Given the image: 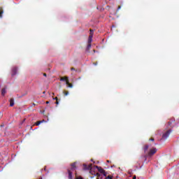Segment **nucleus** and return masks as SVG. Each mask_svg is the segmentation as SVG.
<instances>
[{"label":"nucleus","instance_id":"473e14b6","mask_svg":"<svg viewBox=\"0 0 179 179\" xmlns=\"http://www.w3.org/2000/svg\"><path fill=\"white\" fill-rule=\"evenodd\" d=\"M107 163H110V161H109V160H107Z\"/></svg>","mask_w":179,"mask_h":179},{"label":"nucleus","instance_id":"a878e982","mask_svg":"<svg viewBox=\"0 0 179 179\" xmlns=\"http://www.w3.org/2000/svg\"><path fill=\"white\" fill-rule=\"evenodd\" d=\"M150 141H152L153 142L155 141V138H150Z\"/></svg>","mask_w":179,"mask_h":179},{"label":"nucleus","instance_id":"412c9836","mask_svg":"<svg viewBox=\"0 0 179 179\" xmlns=\"http://www.w3.org/2000/svg\"><path fill=\"white\" fill-rule=\"evenodd\" d=\"M102 174L104 176V177H107V173H106V171H104V173H102Z\"/></svg>","mask_w":179,"mask_h":179},{"label":"nucleus","instance_id":"393cba45","mask_svg":"<svg viewBox=\"0 0 179 179\" xmlns=\"http://www.w3.org/2000/svg\"><path fill=\"white\" fill-rule=\"evenodd\" d=\"M168 124H169V127H171V122H169Z\"/></svg>","mask_w":179,"mask_h":179},{"label":"nucleus","instance_id":"4468645a","mask_svg":"<svg viewBox=\"0 0 179 179\" xmlns=\"http://www.w3.org/2000/svg\"><path fill=\"white\" fill-rule=\"evenodd\" d=\"M44 120H43V121H38V122H36V127H38V125H40V124H41V122H43Z\"/></svg>","mask_w":179,"mask_h":179},{"label":"nucleus","instance_id":"f8f14e48","mask_svg":"<svg viewBox=\"0 0 179 179\" xmlns=\"http://www.w3.org/2000/svg\"><path fill=\"white\" fill-rule=\"evenodd\" d=\"M148 149H149V145H145L143 147V150H144L145 153H146V152H148Z\"/></svg>","mask_w":179,"mask_h":179},{"label":"nucleus","instance_id":"dca6fc26","mask_svg":"<svg viewBox=\"0 0 179 179\" xmlns=\"http://www.w3.org/2000/svg\"><path fill=\"white\" fill-rule=\"evenodd\" d=\"M63 93H64V96H68L69 94V92H68V91H64Z\"/></svg>","mask_w":179,"mask_h":179},{"label":"nucleus","instance_id":"4be33fe9","mask_svg":"<svg viewBox=\"0 0 179 179\" xmlns=\"http://www.w3.org/2000/svg\"><path fill=\"white\" fill-rule=\"evenodd\" d=\"M53 100H56V101H58V97L56 96V97L53 98Z\"/></svg>","mask_w":179,"mask_h":179},{"label":"nucleus","instance_id":"423d86ee","mask_svg":"<svg viewBox=\"0 0 179 179\" xmlns=\"http://www.w3.org/2000/svg\"><path fill=\"white\" fill-rule=\"evenodd\" d=\"M94 167H95V169H97L98 171H99V173H101V174H102V173H104V169H103V168H101V166H95Z\"/></svg>","mask_w":179,"mask_h":179},{"label":"nucleus","instance_id":"f03ea898","mask_svg":"<svg viewBox=\"0 0 179 179\" xmlns=\"http://www.w3.org/2000/svg\"><path fill=\"white\" fill-rule=\"evenodd\" d=\"M170 134H171V130H168L162 135L163 139H167L169 136H170Z\"/></svg>","mask_w":179,"mask_h":179},{"label":"nucleus","instance_id":"5701e85b","mask_svg":"<svg viewBox=\"0 0 179 179\" xmlns=\"http://www.w3.org/2000/svg\"><path fill=\"white\" fill-rule=\"evenodd\" d=\"M76 179H83V178L79 176V177L76 178Z\"/></svg>","mask_w":179,"mask_h":179},{"label":"nucleus","instance_id":"2eb2a0df","mask_svg":"<svg viewBox=\"0 0 179 179\" xmlns=\"http://www.w3.org/2000/svg\"><path fill=\"white\" fill-rule=\"evenodd\" d=\"M3 13V10H2V8H0V17H2Z\"/></svg>","mask_w":179,"mask_h":179},{"label":"nucleus","instance_id":"bb28decb","mask_svg":"<svg viewBox=\"0 0 179 179\" xmlns=\"http://www.w3.org/2000/svg\"><path fill=\"white\" fill-rule=\"evenodd\" d=\"M55 104H59V102L58 101H56Z\"/></svg>","mask_w":179,"mask_h":179},{"label":"nucleus","instance_id":"7ed1b4c3","mask_svg":"<svg viewBox=\"0 0 179 179\" xmlns=\"http://www.w3.org/2000/svg\"><path fill=\"white\" fill-rule=\"evenodd\" d=\"M156 152H157V149H156V148L150 149L148 152V156L150 157H152V156H153V155H155L156 153Z\"/></svg>","mask_w":179,"mask_h":179},{"label":"nucleus","instance_id":"a211bd4d","mask_svg":"<svg viewBox=\"0 0 179 179\" xmlns=\"http://www.w3.org/2000/svg\"><path fill=\"white\" fill-rule=\"evenodd\" d=\"M27 91L25 92V93L22 94L20 97H24V96H27Z\"/></svg>","mask_w":179,"mask_h":179},{"label":"nucleus","instance_id":"72a5a7b5","mask_svg":"<svg viewBox=\"0 0 179 179\" xmlns=\"http://www.w3.org/2000/svg\"><path fill=\"white\" fill-rule=\"evenodd\" d=\"M94 65H97V63H94Z\"/></svg>","mask_w":179,"mask_h":179},{"label":"nucleus","instance_id":"9d476101","mask_svg":"<svg viewBox=\"0 0 179 179\" xmlns=\"http://www.w3.org/2000/svg\"><path fill=\"white\" fill-rule=\"evenodd\" d=\"M1 94L2 96H5V94H6V87H4L1 90Z\"/></svg>","mask_w":179,"mask_h":179},{"label":"nucleus","instance_id":"39448f33","mask_svg":"<svg viewBox=\"0 0 179 179\" xmlns=\"http://www.w3.org/2000/svg\"><path fill=\"white\" fill-rule=\"evenodd\" d=\"M17 73V67H13L12 69L11 76H15Z\"/></svg>","mask_w":179,"mask_h":179},{"label":"nucleus","instance_id":"0eeeda50","mask_svg":"<svg viewBox=\"0 0 179 179\" xmlns=\"http://www.w3.org/2000/svg\"><path fill=\"white\" fill-rule=\"evenodd\" d=\"M60 80H61L62 82H66H66H67L68 80H69V79L68 77H62V78H60Z\"/></svg>","mask_w":179,"mask_h":179},{"label":"nucleus","instance_id":"9b49d317","mask_svg":"<svg viewBox=\"0 0 179 179\" xmlns=\"http://www.w3.org/2000/svg\"><path fill=\"white\" fill-rule=\"evenodd\" d=\"M66 85H68V87H70V88L73 87V85L69 83V80H68V81H66Z\"/></svg>","mask_w":179,"mask_h":179},{"label":"nucleus","instance_id":"aec40b11","mask_svg":"<svg viewBox=\"0 0 179 179\" xmlns=\"http://www.w3.org/2000/svg\"><path fill=\"white\" fill-rule=\"evenodd\" d=\"M96 176L97 177L96 178H100V173H96Z\"/></svg>","mask_w":179,"mask_h":179},{"label":"nucleus","instance_id":"6e6552de","mask_svg":"<svg viewBox=\"0 0 179 179\" xmlns=\"http://www.w3.org/2000/svg\"><path fill=\"white\" fill-rule=\"evenodd\" d=\"M15 106V100L13 98L10 99V107H13Z\"/></svg>","mask_w":179,"mask_h":179},{"label":"nucleus","instance_id":"6ab92c4d","mask_svg":"<svg viewBox=\"0 0 179 179\" xmlns=\"http://www.w3.org/2000/svg\"><path fill=\"white\" fill-rule=\"evenodd\" d=\"M147 157L148 156L144 155L143 157H142V159H144V162H145V160H147Z\"/></svg>","mask_w":179,"mask_h":179},{"label":"nucleus","instance_id":"ddd939ff","mask_svg":"<svg viewBox=\"0 0 179 179\" xmlns=\"http://www.w3.org/2000/svg\"><path fill=\"white\" fill-rule=\"evenodd\" d=\"M92 48V43H88L87 46V51H89Z\"/></svg>","mask_w":179,"mask_h":179},{"label":"nucleus","instance_id":"2f4dec72","mask_svg":"<svg viewBox=\"0 0 179 179\" xmlns=\"http://www.w3.org/2000/svg\"><path fill=\"white\" fill-rule=\"evenodd\" d=\"M103 178H96V179H102Z\"/></svg>","mask_w":179,"mask_h":179},{"label":"nucleus","instance_id":"b1692460","mask_svg":"<svg viewBox=\"0 0 179 179\" xmlns=\"http://www.w3.org/2000/svg\"><path fill=\"white\" fill-rule=\"evenodd\" d=\"M121 9V6H119L118 7H117V10H120Z\"/></svg>","mask_w":179,"mask_h":179},{"label":"nucleus","instance_id":"f257e3e1","mask_svg":"<svg viewBox=\"0 0 179 179\" xmlns=\"http://www.w3.org/2000/svg\"><path fill=\"white\" fill-rule=\"evenodd\" d=\"M77 162H73L71 164V169H68V174H69V179H73L72 177V171H75L76 170L77 166H76Z\"/></svg>","mask_w":179,"mask_h":179},{"label":"nucleus","instance_id":"c756f323","mask_svg":"<svg viewBox=\"0 0 179 179\" xmlns=\"http://www.w3.org/2000/svg\"><path fill=\"white\" fill-rule=\"evenodd\" d=\"M50 103V101H46V104H49Z\"/></svg>","mask_w":179,"mask_h":179},{"label":"nucleus","instance_id":"1a4fd4ad","mask_svg":"<svg viewBox=\"0 0 179 179\" xmlns=\"http://www.w3.org/2000/svg\"><path fill=\"white\" fill-rule=\"evenodd\" d=\"M92 41H93V36H92L91 34V36H90L88 38V44H92Z\"/></svg>","mask_w":179,"mask_h":179},{"label":"nucleus","instance_id":"f3484780","mask_svg":"<svg viewBox=\"0 0 179 179\" xmlns=\"http://www.w3.org/2000/svg\"><path fill=\"white\" fill-rule=\"evenodd\" d=\"M90 36H92V37H93V34H94V33H93V29H90Z\"/></svg>","mask_w":179,"mask_h":179},{"label":"nucleus","instance_id":"20e7f679","mask_svg":"<svg viewBox=\"0 0 179 179\" xmlns=\"http://www.w3.org/2000/svg\"><path fill=\"white\" fill-rule=\"evenodd\" d=\"M92 164L87 165L86 164H83V170H92Z\"/></svg>","mask_w":179,"mask_h":179},{"label":"nucleus","instance_id":"c85d7f7f","mask_svg":"<svg viewBox=\"0 0 179 179\" xmlns=\"http://www.w3.org/2000/svg\"><path fill=\"white\" fill-rule=\"evenodd\" d=\"M43 76H47V73H43Z\"/></svg>","mask_w":179,"mask_h":179},{"label":"nucleus","instance_id":"7c9ffc66","mask_svg":"<svg viewBox=\"0 0 179 179\" xmlns=\"http://www.w3.org/2000/svg\"><path fill=\"white\" fill-rule=\"evenodd\" d=\"M133 179H136V176H134V177H133Z\"/></svg>","mask_w":179,"mask_h":179},{"label":"nucleus","instance_id":"cd10ccee","mask_svg":"<svg viewBox=\"0 0 179 179\" xmlns=\"http://www.w3.org/2000/svg\"><path fill=\"white\" fill-rule=\"evenodd\" d=\"M71 71H75V68L72 67V68L71 69Z\"/></svg>","mask_w":179,"mask_h":179}]
</instances>
